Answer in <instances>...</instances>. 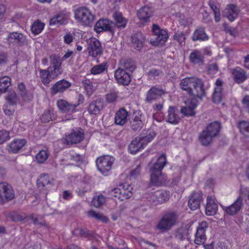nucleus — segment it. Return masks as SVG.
<instances>
[{
  "instance_id": "f257e3e1",
  "label": "nucleus",
  "mask_w": 249,
  "mask_h": 249,
  "mask_svg": "<svg viewBox=\"0 0 249 249\" xmlns=\"http://www.w3.org/2000/svg\"><path fill=\"white\" fill-rule=\"evenodd\" d=\"M179 86L181 89L192 96V98L202 99L206 95L202 81L196 77L182 79Z\"/></svg>"
},
{
  "instance_id": "f03ea898",
  "label": "nucleus",
  "mask_w": 249,
  "mask_h": 249,
  "mask_svg": "<svg viewBox=\"0 0 249 249\" xmlns=\"http://www.w3.org/2000/svg\"><path fill=\"white\" fill-rule=\"evenodd\" d=\"M166 164L165 155H162L150 169V182L156 186L164 185L167 180L166 176L162 173V170Z\"/></svg>"
},
{
  "instance_id": "7ed1b4c3",
  "label": "nucleus",
  "mask_w": 249,
  "mask_h": 249,
  "mask_svg": "<svg viewBox=\"0 0 249 249\" xmlns=\"http://www.w3.org/2000/svg\"><path fill=\"white\" fill-rule=\"evenodd\" d=\"M179 215V213L177 211L167 212L159 222L157 228L162 232L170 230L178 222Z\"/></svg>"
},
{
  "instance_id": "20e7f679",
  "label": "nucleus",
  "mask_w": 249,
  "mask_h": 249,
  "mask_svg": "<svg viewBox=\"0 0 249 249\" xmlns=\"http://www.w3.org/2000/svg\"><path fill=\"white\" fill-rule=\"evenodd\" d=\"M179 215V213L177 211L167 212L159 222L157 228L162 232L170 230L178 222Z\"/></svg>"
},
{
  "instance_id": "39448f33",
  "label": "nucleus",
  "mask_w": 249,
  "mask_h": 249,
  "mask_svg": "<svg viewBox=\"0 0 249 249\" xmlns=\"http://www.w3.org/2000/svg\"><path fill=\"white\" fill-rule=\"evenodd\" d=\"M74 18L81 25L90 27L95 16L86 7H80L75 10Z\"/></svg>"
},
{
  "instance_id": "423d86ee",
  "label": "nucleus",
  "mask_w": 249,
  "mask_h": 249,
  "mask_svg": "<svg viewBox=\"0 0 249 249\" xmlns=\"http://www.w3.org/2000/svg\"><path fill=\"white\" fill-rule=\"evenodd\" d=\"M153 37L150 39L151 44L154 46H162L167 40L168 36L167 32L163 29H160L159 26L156 24H153Z\"/></svg>"
},
{
  "instance_id": "0eeeda50",
  "label": "nucleus",
  "mask_w": 249,
  "mask_h": 249,
  "mask_svg": "<svg viewBox=\"0 0 249 249\" xmlns=\"http://www.w3.org/2000/svg\"><path fill=\"white\" fill-rule=\"evenodd\" d=\"M114 161L113 157L108 155H104L98 158L96 160L98 170L103 174L107 175L111 170Z\"/></svg>"
},
{
  "instance_id": "6e6552de",
  "label": "nucleus",
  "mask_w": 249,
  "mask_h": 249,
  "mask_svg": "<svg viewBox=\"0 0 249 249\" xmlns=\"http://www.w3.org/2000/svg\"><path fill=\"white\" fill-rule=\"evenodd\" d=\"M119 187L111 189L108 192L110 196L117 197L121 201H124L129 199L132 196V192L130 190L132 188L125 187L126 185L123 184H120Z\"/></svg>"
},
{
  "instance_id": "1a4fd4ad",
  "label": "nucleus",
  "mask_w": 249,
  "mask_h": 249,
  "mask_svg": "<svg viewBox=\"0 0 249 249\" xmlns=\"http://www.w3.org/2000/svg\"><path fill=\"white\" fill-rule=\"evenodd\" d=\"M94 29L97 33L107 31L113 36L115 32V24L114 22L107 19H100L96 23Z\"/></svg>"
},
{
  "instance_id": "9d476101",
  "label": "nucleus",
  "mask_w": 249,
  "mask_h": 249,
  "mask_svg": "<svg viewBox=\"0 0 249 249\" xmlns=\"http://www.w3.org/2000/svg\"><path fill=\"white\" fill-rule=\"evenodd\" d=\"M14 197L12 187L5 182L0 183V202L2 203L11 200Z\"/></svg>"
},
{
  "instance_id": "9b49d317",
  "label": "nucleus",
  "mask_w": 249,
  "mask_h": 249,
  "mask_svg": "<svg viewBox=\"0 0 249 249\" xmlns=\"http://www.w3.org/2000/svg\"><path fill=\"white\" fill-rule=\"evenodd\" d=\"M88 50L89 55L92 57H96L103 53L100 42L95 38H91L88 41Z\"/></svg>"
},
{
  "instance_id": "f8f14e48",
  "label": "nucleus",
  "mask_w": 249,
  "mask_h": 249,
  "mask_svg": "<svg viewBox=\"0 0 249 249\" xmlns=\"http://www.w3.org/2000/svg\"><path fill=\"white\" fill-rule=\"evenodd\" d=\"M170 198L169 191L159 190L152 193L151 198L155 205L160 204L168 201Z\"/></svg>"
},
{
  "instance_id": "ddd939ff",
  "label": "nucleus",
  "mask_w": 249,
  "mask_h": 249,
  "mask_svg": "<svg viewBox=\"0 0 249 249\" xmlns=\"http://www.w3.org/2000/svg\"><path fill=\"white\" fill-rule=\"evenodd\" d=\"M208 227L207 223L202 221L197 228L194 242L197 245L204 244L206 239L205 231Z\"/></svg>"
},
{
  "instance_id": "4468645a",
  "label": "nucleus",
  "mask_w": 249,
  "mask_h": 249,
  "mask_svg": "<svg viewBox=\"0 0 249 249\" xmlns=\"http://www.w3.org/2000/svg\"><path fill=\"white\" fill-rule=\"evenodd\" d=\"M197 99L196 98H191L185 103L187 105L186 107H183L180 109V112L184 115L186 116H194L195 115L194 108L197 106Z\"/></svg>"
},
{
  "instance_id": "2eb2a0df",
  "label": "nucleus",
  "mask_w": 249,
  "mask_h": 249,
  "mask_svg": "<svg viewBox=\"0 0 249 249\" xmlns=\"http://www.w3.org/2000/svg\"><path fill=\"white\" fill-rule=\"evenodd\" d=\"M53 180L48 174H41L37 180V187L40 190H48L52 187Z\"/></svg>"
},
{
  "instance_id": "dca6fc26",
  "label": "nucleus",
  "mask_w": 249,
  "mask_h": 249,
  "mask_svg": "<svg viewBox=\"0 0 249 249\" xmlns=\"http://www.w3.org/2000/svg\"><path fill=\"white\" fill-rule=\"evenodd\" d=\"M114 77L117 82L123 85H128L131 81L130 74L123 68H119L115 71Z\"/></svg>"
},
{
  "instance_id": "f3484780",
  "label": "nucleus",
  "mask_w": 249,
  "mask_h": 249,
  "mask_svg": "<svg viewBox=\"0 0 249 249\" xmlns=\"http://www.w3.org/2000/svg\"><path fill=\"white\" fill-rule=\"evenodd\" d=\"M202 193L201 192H193L188 201V206L192 211L198 209L203 201Z\"/></svg>"
},
{
  "instance_id": "a211bd4d",
  "label": "nucleus",
  "mask_w": 249,
  "mask_h": 249,
  "mask_svg": "<svg viewBox=\"0 0 249 249\" xmlns=\"http://www.w3.org/2000/svg\"><path fill=\"white\" fill-rule=\"evenodd\" d=\"M71 86L69 81L62 79L55 83L51 88V93L54 95L57 93H61L65 91Z\"/></svg>"
},
{
  "instance_id": "6ab92c4d",
  "label": "nucleus",
  "mask_w": 249,
  "mask_h": 249,
  "mask_svg": "<svg viewBox=\"0 0 249 249\" xmlns=\"http://www.w3.org/2000/svg\"><path fill=\"white\" fill-rule=\"evenodd\" d=\"M84 139V133L80 131L73 130L66 136L65 141L67 144H73L80 142Z\"/></svg>"
},
{
  "instance_id": "aec40b11",
  "label": "nucleus",
  "mask_w": 249,
  "mask_h": 249,
  "mask_svg": "<svg viewBox=\"0 0 249 249\" xmlns=\"http://www.w3.org/2000/svg\"><path fill=\"white\" fill-rule=\"evenodd\" d=\"M223 84V81L219 79H217L215 82L216 87L212 96L213 101L215 104H219L222 100Z\"/></svg>"
},
{
  "instance_id": "412c9836",
  "label": "nucleus",
  "mask_w": 249,
  "mask_h": 249,
  "mask_svg": "<svg viewBox=\"0 0 249 249\" xmlns=\"http://www.w3.org/2000/svg\"><path fill=\"white\" fill-rule=\"evenodd\" d=\"M190 61L196 65H203L204 63V57L200 51L193 50L189 55Z\"/></svg>"
},
{
  "instance_id": "4be33fe9",
  "label": "nucleus",
  "mask_w": 249,
  "mask_h": 249,
  "mask_svg": "<svg viewBox=\"0 0 249 249\" xmlns=\"http://www.w3.org/2000/svg\"><path fill=\"white\" fill-rule=\"evenodd\" d=\"M164 94L165 92L162 89L153 87L147 93L145 101L148 103L151 102Z\"/></svg>"
},
{
  "instance_id": "5701e85b",
  "label": "nucleus",
  "mask_w": 249,
  "mask_h": 249,
  "mask_svg": "<svg viewBox=\"0 0 249 249\" xmlns=\"http://www.w3.org/2000/svg\"><path fill=\"white\" fill-rule=\"evenodd\" d=\"M144 41V36L141 33H136L131 36V42L133 47L138 51L142 49Z\"/></svg>"
},
{
  "instance_id": "b1692460",
  "label": "nucleus",
  "mask_w": 249,
  "mask_h": 249,
  "mask_svg": "<svg viewBox=\"0 0 249 249\" xmlns=\"http://www.w3.org/2000/svg\"><path fill=\"white\" fill-rule=\"evenodd\" d=\"M243 205V198L239 196L232 204L226 208V212L229 214L235 215L240 210Z\"/></svg>"
},
{
  "instance_id": "393cba45",
  "label": "nucleus",
  "mask_w": 249,
  "mask_h": 249,
  "mask_svg": "<svg viewBox=\"0 0 249 249\" xmlns=\"http://www.w3.org/2000/svg\"><path fill=\"white\" fill-rule=\"evenodd\" d=\"M153 11L148 6H143L137 11V15L138 18L144 22H147L149 18L152 16Z\"/></svg>"
},
{
  "instance_id": "a878e982",
  "label": "nucleus",
  "mask_w": 249,
  "mask_h": 249,
  "mask_svg": "<svg viewBox=\"0 0 249 249\" xmlns=\"http://www.w3.org/2000/svg\"><path fill=\"white\" fill-rule=\"evenodd\" d=\"M179 111L174 107H169L168 110L167 121L170 124H177L180 118L178 116Z\"/></svg>"
},
{
  "instance_id": "bb28decb",
  "label": "nucleus",
  "mask_w": 249,
  "mask_h": 249,
  "mask_svg": "<svg viewBox=\"0 0 249 249\" xmlns=\"http://www.w3.org/2000/svg\"><path fill=\"white\" fill-rule=\"evenodd\" d=\"M239 9L237 6L235 4H229L225 9V13L226 17L231 21H233L236 18H237L238 13Z\"/></svg>"
},
{
  "instance_id": "cd10ccee",
  "label": "nucleus",
  "mask_w": 249,
  "mask_h": 249,
  "mask_svg": "<svg viewBox=\"0 0 249 249\" xmlns=\"http://www.w3.org/2000/svg\"><path fill=\"white\" fill-rule=\"evenodd\" d=\"M192 38L194 41H206L209 39V36L206 34L205 29L200 27L195 31Z\"/></svg>"
},
{
  "instance_id": "c85d7f7f",
  "label": "nucleus",
  "mask_w": 249,
  "mask_h": 249,
  "mask_svg": "<svg viewBox=\"0 0 249 249\" xmlns=\"http://www.w3.org/2000/svg\"><path fill=\"white\" fill-rule=\"evenodd\" d=\"M9 40L14 39L15 41L20 46H23L27 44L26 37L23 34L18 32H13L9 34L8 36Z\"/></svg>"
},
{
  "instance_id": "c756f323",
  "label": "nucleus",
  "mask_w": 249,
  "mask_h": 249,
  "mask_svg": "<svg viewBox=\"0 0 249 249\" xmlns=\"http://www.w3.org/2000/svg\"><path fill=\"white\" fill-rule=\"evenodd\" d=\"M127 111L124 108L120 109L116 113L115 123L120 125H124L127 121Z\"/></svg>"
},
{
  "instance_id": "7c9ffc66",
  "label": "nucleus",
  "mask_w": 249,
  "mask_h": 249,
  "mask_svg": "<svg viewBox=\"0 0 249 249\" xmlns=\"http://www.w3.org/2000/svg\"><path fill=\"white\" fill-rule=\"evenodd\" d=\"M103 107V102L101 100H97L90 103L88 111L90 114L97 115L99 114Z\"/></svg>"
},
{
  "instance_id": "2f4dec72",
  "label": "nucleus",
  "mask_w": 249,
  "mask_h": 249,
  "mask_svg": "<svg viewBox=\"0 0 249 249\" xmlns=\"http://www.w3.org/2000/svg\"><path fill=\"white\" fill-rule=\"evenodd\" d=\"M206 213L208 215H213L216 213L217 205L214 203L211 196H208L207 199Z\"/></svg>"
},
{
  "instance_id": "473e14b6",
  "label": "nucleus",
  "mask_w": 249,
  "mask_h": 249,
  "mask_svg": "<svg viewBox=\"0 0 249 249\" xmlns=\"http://www.w3.org/2000/svg\"><path fill=\"white\" fill-rule=\"evenodd\" d=\"M143 126V123L141 119V115L138 113L132 117L130 122V126L133 131L141 130Z\"/></svg>"
},
{
  "instance_id": "72a5a7b5",
  "label": "nucleus",
  "mask_w": 249,
  "mask_h": 249,
  "mask_svg": "<svg viewBox=\"0 0 249 249\" xmlns=\"http://www.w3.org/2000/svg\"><path fill=\"white\" fill-rule=\"evenodd\" d=\"M232 74L234 76L235 81L238 84L243 83L247 78L245 71L240 68H236L233 69Z\"/></svg>"
},
{
  "instance_id": "f704fd0d",
  "label": "nucleus",
  "mask_w": 249,
  "mask_h": 249,
  "mask_svg": "<svg viewBox=\"0 0 249 249\" xmlns=\"http://www.w3.org/2000/svg\"><path fill=\"white\" fill-rule=\"evenodd\" d=\"M57 104L59 109L63 112H73L76 108V106L73 104H70L64 100H58Z\"/></svg>"
},
{
  "instance_id": "c9c22d12",
  "label": "nucleus",
  "mask_w": 249,
  "mask_h": 249,
  "mask_svg": "<svg viewBox=\"0 0 249 249\" xmlns=\"http://www.w3.org/2000/svg\"><path fill=\"white\" fill-rule=\"evenodd\" d=\"M213 138H214L205 129L200 133L198 137V141L202 145L207 146L211 143Z\"/></svg>"
},
{
  "instance_id": "e433bc0d",
  "label": "nucleus",
  "mask_w": 249,
  "mask_h": 249,
  "mask_svg": "<svg viewBox=\"0 0 249 249\" xmlns=\"http://www.w3.org/2000/svg\"><path fill=\"white\" fill-rule=\"evenodd\" d=\"M220 129V124L217 122H214L209 124L205 130L206 131L208 132L213 138H214L219 134Z\"/></svg>"
},
{
  "instance_id": "4c0bfd02",
  "label": "nucleus",
  "mask_w": 249,
  "mask_h": 249,
  "mask_svg": "<svg viewBox=\"0 0 249 249\" xmlns=\"http://www.w3.org/2000/svg\"><path fill=\"white\" fill-rule=\"evenodd\" d=\"M114 19L115 28L117 27L119 28H124L126 24V19L123 17L122 13L115 12L113 15Z\"/></svg>"
},
{
  "instance_id": "58836bf2",
  "label": "nucleus",
  "mask_w": 249,
  "mask_h": 249,
  "mask_svg": "<svg viewBox=\"0 0 249 249\" xmlns=\"http://www.w3.org/2000/svg\"><path fill=\"white\" fill-rule=\"evenodd\" d=\"M72 234L82 238H87L90 239L93 237L92 232L87 229L78 228L72 231Z\"/></svg>"
},
{
  "instance_id": "ea45409f",
  "label": "nucleus",
  "mask_w": 249,
  "mask_h": 249,
  "mask_svg": "<svg viewBox=\"0 0 249 249\" xmlns=\"http://www.w3.org/2000/svg\"><path fill=\"white\" fill-rule=\"evenodd\" d=\"M143 146L138 137L133 140L128 146V150L132 154H136L137 152L143 148Z\"/></svg>"
},
{
  "instance_id": "a19ab883",
  "label": "nucleus",
  "mask_w": 249,
  "mask_h": 249,
  "mask_svg": "<svg viewBox=\"0 0 249 249\" xmlns=\"http://www.w3.org/2000/svg\"><path fill=\"white\" fill-rule=\"evenodd\" d=\"M145 134V135H141L138 137L143 147L151 142L156 135L155 132L151 130H148Z\"/></svg>"
},
{
  "instance_id": "79ce46f5",
  "label": "nucleus",
  "mask_w": 249,
  "mask_h": 249,
  "mask_svg": "<svg viewBox=\"0 0 249 249\" xmlns=\"http://www.w3.org/2000/svg\"><path fill=\"white\" fill-rule=\"evenodd\" d=\"M25 143L26 141L23 139L15 140L10 143L9 148L13 153H17L21 149Z\"/></svg>"
},
{
  "instance_id": "37998d69",
  "label": "nucleus",
  "mask_w": 249,
  "mask_h": 249,
  "mask_svg": "<svg viewBox=\"0 0 249 249\" xmlns=\"http://www.w3.org/2000/svg\"><path fill=\"white\" fill-rule=\"evenodd\" d=\"M240 132L246 137L249 138V121H241L238 124Z\"/></svg>"
},
{
  "instance_id": "c03bdc74",
  "label": "nucleus",
  "mask_w": 249,
  "mask_h": 249,
  "mask_svg": "<svg viewBox=\"0 0 249 249\" xmlns=\"http://www.w3.org/2000/svg\"><path fill=\"white\" fill-rule=\"evenodd\" d=\"M188 233V231L186 228L181 227L175 231L174 234L176 239L182 241L186 238Z\"/></svg>"
},
{
  "instance_id": "a18cd8bd",
  "label": "nucleus",
  "mask_w": 249,
  "mask_h": 249,
  "mask_svg": "<svg viewBox=\"0 0 249 249\" xmlns=\"http://www.w3.org/2000/svg\"><path fill=\"white\" fill-rule=\"evenodd\" d=\"M39 76L42 83L46 86H48L51 82V75L47 69L39 70Z\"/></svg>"
},
{
  "instance_id": "49530a36",
  "label": "nucleus",
  "mask_w": 249,
  "mask_h": 249,
  "mask_svg": "<svg viewBox=\"0 0 249 249\" xmlns=\"http://www.w3.org/2000/svg\"><path fill=\"white\" fill-rule=\"evenodd\" d=\"M122 67L123 70L130 74L136 68L135 62L130 59L124 60L122 64Z\"/></svg>"
},
{
  "instance_id": "de8ad7c7",
  "label": "nucleus",
  "mask_w": 249,
  "mask_h": 249,
  "mask_svg": "<svg viewBox=\"0 0 249 249\" xmlns=\"http://www.w3.org/2000/svg\"><path fill=\"white\" fill-rule=\"evenodd\" d=\"M45 24L39 20L35 21L31 26V31L35 35L40 34L43 30Z\"/></svg>"
},
{
  "instance_id": "09e8293b",
  "label": "nucleus",
  "mask_w": 249,
  "mask_h": 249,
  "mask_svg": "<svg viewBox=\"0 0 249 249\" xmlns=\"http://www.w3.org/2000/svg\"><path fill=\"white\" fill-rule=\"evenodd\" d=\"M48 72L50 74L51 78L54 79L56 78L60 74L63 72L62 67H51L49 66L47 69Z\"/></svg>"
},
{
  "instance_id": "8fccbe9b",
  "label": "nucleus",
  "mask_w": 249,
  "mask_h": 249,
  "mask_svg": "<svg viewBox=\"0 0 249 249\" xmlns=\"http://www.w3.org/2000/svg\"><path fill=\"white\" fill-rule=\"evenodd\" d=\"M11 85V79L8 76L0 78V92H5Z\"/></svg>"
},
{
  "instance_id": "3c124183",
  "label": "nucleus",
  "mask_w": 249,
  "mask_h": 249,
  "mask_svg": "<svg viewBox=\"0 0 249 249\" xmlns=\"http://www.w3.org/2000/svg\"><path fill=\"white\" fill-rule=\"evenodd\" d=\"M5 99L7 102L11 106L16 105L18 100L17 93L14 91H10L6 96Z\"/></svg>"
},
{
  "instance_id": "603ef678",
  "label": "nucleus",
  "mask_w": 249,
  "mask_h": 249,
  "mask_svg": "<svg viewBox=\"0 0 249 249\" xmlns=\"http://www.w3.org/2000/svg\"><path fill=\"white\" fill-rule=\"evenodd\" d=\"M51 67H62V60L60 56L56 54H52L49 56Z\"/></svg>"
},
{
  "instance_id": "864d4df0",
  "label": "nucleus",
  "mask_w": 249,
  "mask_h": 249,
  "mask_svg": "<svg viewBox=\"0 0 249 249\" xmlns=\"http://www.w3.org/2000/svg\"><path fill=\"white\" fill-rule=\"evenodd\" d=\"M88 216L95 218L96 219L101 221L103 222L107 223L108 221L107 217L104 216L103 214L96 213V212L91 210L88 213Z\"/></svg>"
},
{
  "instance_id": "5fc2aeb1",
  "label": "nucleus",
  "mask_w": 249,
  "mask_h": 249,
  "mask_svg": "<svg viewBox=\"0 0 249 249\" xmlns=\"http://www.w3.org/2000/svg\"><path fill=\"white\" fill-rule=\"evenodd\" d=\"M18 89L19 94L23 100L27 101L30 99V96L28 93L23 83H20L18 85Z\"/></svg>"
},
{
  "instance_id": "6e6d98bb",
  "label": "nucleus",
  "mask_w": 249,
  "mask_h": 249,
  "mask_svg": "<svg viewBox=\"0 0 249 249\" xmlns=\"http://www.w3.org/2000/svg\"><path fill=\"white\" fill-rule=\"evenodd\" d=\"M107 64L104 63L95 65L91 68L90 70L91 73L94 75L101 73L107 70Z\"/></svg>"
},
{
  "instance_id": "4d7b16f0",
  "label": "nucleus",
  "mask_w": 249,
  "mask_h": 249,
  "mask_svg": "<svg viewBox=\"0 0 249 249\" xmlns=\"http://www.w3.org/2000/svg\"><path fill=\"white\" fill-rule=\"evenodd\" d=\"M176 16L178 18L179 23L184 26L189 25L192 22L191 19L187 18L183 14L180 13H176Z\"/></svg>"
},
{
  "instance_id": "13d9d810",
  "label": "nucleus",
  "mask_w": 249,
  "mask_h": 249,
  "mask_svg": "<svg viewBox=\"0 0 249 249\" xmlns=\"http://www.w3.org/2000/svg\"><path fill=\"white\" fill-rule=\"evenodd\" d=\"M64 17L62 15H57L50 19V25H61L64 23Z\"/></svg>"
},
{
  "instance_id": "bf43d9fd",
  "label": "nucleus",
  "mask_w": 249,
  "mask_h": 249,
  "mask_svg": "<svg viewBox=\"0 0 249 249\" xmlns=\"http://www.w3.org/2000/svg\"><path fill=\"white\" fill-rule=\"evenodd\" d=\"M105 201V197L102 195H100L96 197H94L92 202L95 207L98 208L103 205Z\"/></svg>"
},
{
  "instance_id": "052dcab7",
  "label": "nucleus",
  "mask_w": 249,
  "mask_h": 249,
  "mask_svg": "<svg viewBox=\"0 0 249 249\" xmlns=\"http://www.w3.org/2000/svg\"><path fill=\"white\" fill-rule=\"evenodd\" d=\"M83 84L87 94L88 96L90 95L93 92V87L91 82L89 79H86Z\"/></svg>"
},
{
  "instance_id": "680f3d73",
  "label": "nucleus",
  "mask_w": 249,
  "mask_h": 249,
  "mask_svg": "<svg viewBox=\"0 0 249 249\" xmlns=\"http://www.w3.org/2000/svg\"><path fill=\"white\" fill-rule=\"evenodd\" d=\"M48 157V155L46 151L41 150L36 155V159L39 163H43L46 161Z\"/></svg>"
},
{
  "instance_id": "e2e57ef3",
  "label": "nucleus",
  "mask_w": 249,
  "mask_h": 249,
  "mask_svg": "<svg viewBox=\"0 0 249 249\" xmlns=\"http://www.w3.org/2000/svg\"><path fill=\"white\" fill-rule=\"evenodd\" d=\"M174 39L178 41L179 44L181 45L183 42L184 43L185 39V35L183 32L178 31L174 36Z\"/></svg>"
},
{
  "instance_id": "0e129e2a",
  "label": "nucleus",
  "mask_w": 249,
  "mask_h": 249,
  "mask_svg": "<svg viewBox=\"0 0 249 249\" xmlns=\"http://www.w3.org/2000/svg\"><path fill=\"white\" fill-rule=\"evenodd\" d=\"M52 120V112L50 110L45 111L41 117V120L43 123H48Z\"/></svg>"
},
{
  "instance_id": "69168bd1",
  "label": "nucleus",
  "mask_w": 249,
  "mask_h": 249,
  "mask_svg": "<svg viewBox=\"0 0 249 249\" xmlns=\"http://www.w3.org/2000/svg\"><path fill=\"white\" fill-rule=\"evenodd\" d=\"M208 71L210 74H215L219 70L218 65L216 63H212L207 66Z\"/></svg>"
},
{
  "instance_id": "338daca9",
  "label": "nucleus",
  "mask_w": 249,
  "mask_h": 249,
  "mask_svg": "<svg viewBox=\"0 0 249 249\" xmlns=\"http://www.w3.org/2000/svg\"><path fill=\"white\" fill-rule=\"evenodd\" d=\"M10 139L9 132L7 131L2 130L0 131V144Z\"/></svg>"
},
{
  "instance_id": "774afa93",
  "label": "nucleus",
  "mask_w": 249,
  "mask_h": 249,
  "mask_svg": "<svg viewBox=\"0 0 249 249\" xmlns=\"http://www.w3.org/2000/svg\"><path fill=\"white\" fill-rule=\"evenodd\" d=\"M242 103L246 110L249 113V95H246L243 98Z\"/></svg>"
}]
</instances>
